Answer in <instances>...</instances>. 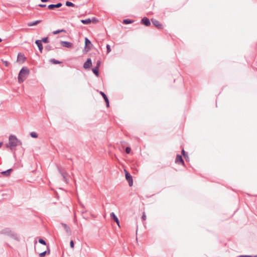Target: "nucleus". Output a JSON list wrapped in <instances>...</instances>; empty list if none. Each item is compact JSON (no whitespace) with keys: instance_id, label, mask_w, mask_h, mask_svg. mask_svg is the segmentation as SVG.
Instances as JSON below:
<instances>
[{"instance_id":"nucleus-1","label":"nucleus","mask_w":257,"mask_h":257,"mask_svg":"<svg viewBox=\"0 0 257 257\" xmlns=\"http://www.w3.org/2000/svg\"><path fill=\"white\" fill-rule=\"evenodd\" d=\"M22 144V142L16 136L11 135L9 136V143L6 144V147L13 151L16 147Z\"/></svg>"},{"instance_id":"nucleus-2","label":"nucleus","mask_w":257,"mask_h":257,"mask_svg":"<svg viewBox=\"0 0 257 257\" xmlns=\"http://www.w3.org/2000/svg\"><path fill=\"white\" fill-rule=\"evenodd\" d=\"M29 69L26 67H23L19 72L18 77V82L20 83L23 82L25 79V76L26 75H28L29 74Z\"/></svg>"},{"instance_id":"nucleus-3","label":"nucleus","mask_w":257,"mask_h":257,"mask_svg":"<svg viewBox=\"0 0 257 257\" xmlns=\"http://www.w3.org/2000/svg\"><path fill=\"white\" fill-rule=\"evenodd\" d=\"M92 46V44L91 42L89 40V39L85 37V47L83 50V52H87L89 51Z\"/></svg>"},{"instance_id":"nucleus-4","label":"nucleus","mask_w":257,"mask_h":257,"mask_svg":"<svg viewBox=\"0 0 257 257\" xmlns=\"http://www.w3.org/2000/svg\"><path fill=\"white\" fill-rule=\"evenodd\" d=\"M125 171V179L127 180V181L128 183L129 186L130 187L133 186V179L132 176L126 170Z\"/></svg>"},{"instance_id":"nucleus-5","label":"nucleus","mask_w":257,"mask_h":257,"mask_svg":"<svg viewBox=\"0 0 257 257\" xmlns=\"http://www.w3.org/2000/svg\"><path fill=\"white\" fill-rule=\"evenodd\" d=\"M151 21L152 22L153 25L155 26L158 29L161 30L163 29V25L158 20L152 19Z\"/></svg>"},{"instance_id":"nucleus-6","label":"nucleus","mask_w":257,"mask_h":257,"mask_svg":"<svg viewBox=\"0 0 257 257\" xmlns=\"http://www.w3.org/2000/svg\"><path fill=\"white\" fill-rule=\"evenodd\" d=\"M58 170L59 173L61 174V176L63 178L64 181L67 182V177L68 176L67 173L65 171V170L60 167H58Z\"/></svg>"},{"instance_id":"nucleus-7","label":"nucleus","mask_w":257,"mask_h":257,"mask_svg":"<svg viewBox=\"0 0 257 257\" xmlns=\"http://www.w3.org/2000/svg\"><path fill=\"white\" fill-rule=\"evenodd\" d=\"M100 65V61L98 60L97 61L96 65L95 67L92 68V70L93 73L96 76H99V68Z\"/></svg>"},{"instance_id":"nucleus-8","label":"nucleus","mask_w":257,"mask_h":257,"mask_svg":"<svg viewBox=\"0 0 257 257\" xmlns=\"http://www.w3.org/2000/svg\"><path fill=\"white\" fill-rule=\"evenodd\" d=\"M175 163L179 164V165H184V161L182 158V157L180 155H177L176 158L175 159Z\"/></svg>"},{"instance_id":"nucleus-9","label":"nucleus","mask_w":257,"mask_h":257,"mask_svg":"<svg viewBox=\"0 0 257 257\" xmlns=\"http://www.w3.org/2000/svg\"><path fill=\"white\" fill-rule=\"evenodd\" d=\"M60 44L62 47L67 48H71L73 47V44L68 41H61Z\"/></svg>"},{"instance_id":"nucleus-10","label":"nucleus","mask_w":257,"mask_h":257,"mask_svg":"<svg viewBox=\"0 0 257 257\" xmlns=\"http://www.w3.org/2000/svg\"><path fill=\"white\" fill-rule=\"evenodd\" d=\"M92 65V61L91 58H88L83 64V68L85 69H88L90 68Z\"/></svg>"},{"instance_id":"nucleus-11","label":"nucleus","mask_w":257,"mask_h":257,"mask_svg":"<svg viewBox=\"0 0 257 257\" xmlns=\"http://www.w3.org/2000/svg\"><path fill=\"white\" fill-rule=\"evenodd\" d=\"M62 6V4L58 3L56 4H51L48 6V9L49 10H53L56 8H59Z\"/></svg>"},{"instance_id":"nucleus-12","label":"nucleus","mask_w":257,"mask_h":257,"mask_svg":"<svg viewBox=\"0 0 257 257\" xmlns=\"http://www.w3.org/2000/svg\"><path fill=\"white\" fill-rule=\"evenodd\" d=\"M141 24L145 25V26L148 27L151 25V22L150 20L147 17H144L141 20Z\"/></svg>"},{"instance_id":"nucleus-13","label":"nucleus","mask_w":257,"mask_h":257,"mask_svg":"<svg viewBox=\"0 0 257 257\" xmlns=\"http://www.w3.org/2000/svg\"><path fill=\"white\" fill-rule=\"evenodd\" d=\"M99 93L102 96V97L103 98L105 102H106V107H108L109 106V100H108V98L107 96L102 91H100Z\"/></svg>"},{"instance_id":"nucleus-14","label":"nucleus","mask_w":257,"mask_h":257,"mask_svg":"<svg viewBox=\"0 0 257 257\" xmlns=\"http://www.w3.org/2000/svg\"><path fill=\"white\" fill-rule=\"evenodd\" d=\"M12 230L9 228H5L0 231V234H4L9 236Z\"/></svg>"},{"instance_id":"nucleus-15","label":"nucleus","mask_w":257,"mask_h":257,"mask_svg":"<svg viewBox=\"0 0 257 257\" xmlns=\"http://www.w3.org/2000/svg\"><path fill=\"white\" fill-rule=\"evenodd\" d=\"M35 44L38 46L40 52L42 53L43 49V45L42 44V41H40V40H37L35 41Z\"/></svg>"},{"instance_id":"nucleus-16","label":"nucleus","mask_w":257,"mask_h":257,"mask_svg":"<svg viewBox=\"0 0 257 257\" xmlns=\"http://www.w3.org/2000/svg\"><path fill=\"white\" fill-rule=\"evenodd\" d=\"M110 215L111 218L113 220V221L117 223V224L118 226H120L119 221L118 218L117 217V216L114 214V213L111 212Z\"/></svg>"},{"instance_id":"nucleus-17","label":"nucleus","mask_w":257,"mask_h":257,"mask_svg":"<svg viewBox=\"0 0 257 257\" xmlns=\"http://www.w3.org/2000/svg\"><path fill=\"white\" fill-rule=\"evenodd\" d=\"M50 250L49 246H47V250H45L41 253H39V257H44L46 254H49L50 253Z\"/></svg>"},{"instance_id":"nucleus-18","label":"nucleus","mask_w":257,"mask_h":257,"mask_svg":"<svg viewBox=\"0 0 257 257\" xmlns=\"http://www.w3.org/2000/svg\"><path fill=\"white\" fill-rule=\"evenodd\" d=\"M26 58L25 57L24 54L19 53L18 55L17 61L24 62Z\"/></svg>"},{"instance_id":"nucleus-19","label":"nucleus","mask_w":257,"mask_h":257,"mask_svg":"<svg viewBox=\"0 0 257 257\" xmlns=\"http://www.w3.org/2000/svg\"><path fill=\"white\" fill-rule=\"evenodd\" d=\"M9 236L16 240H19V237L17 236V235L12 231L11 232V233L9 234Z\"/></svg>"},{"instance_id":"nucleus-20","label":"nucleus","mask_w":257,"mask_h":257,"mask_svg":"<svg viewBox=\"0 0 257 257\" xmlns=\"http://www.w3.org/2000/svg\"><path fill=\"white\" fill-rule=\"evenodd\" d=\"M42 22V20H37L34 22H29L27 24V25L29 27L35 26Z\"/></svg>"},{"instance_id":"nucleus-21","label":"nucleus","mask_w":257,"mask_h":257,"mask_svg":"<svg viewBox=\"0 0 257 257\" xmlns=\"http://www.w3.org/2000/svg\"><path fill=\"white\" fill-rule=\"evenodd\" d=\"M12 171H13L12 169H8L6 171L2 172V174L3 175H4V176H9L10 175V174H11V173L12 172Z\"/></svg>"},{"instance_id":"nucleus-22","label":"nucleus","mask_w":257,"mask_h":257,"mask_svg":"<svg viewBox=\"0 0 257 257\" xmlns=\"http://www.w3.org/2000/svg\"><path fill=\"white\" fill-rule=\"evenodd\" d=\"M81 22L85 25H88L91 23V21L90 18L85 19V20H81Z\"/></svg>"},{"instance_id":"nucleus-23","label":"nucleus","mask_w":257,"mask_h":257,"mask_svg":"<svg viewBox=\"0 0 257 257\" xmlns=\"http://www.w3.org/2000/svg\"><path fill=\"white\" fill-rule=\"evenodd\" d=\"M62 224V226L64 227V229H65L66 231L68 233H70L71 232L70 227L66 224L63 223Z\"/></svg>"},{"instance_id":"nucleus-24","label":"nucleus","mask_w":257,"mask_h":257,"mask_svg":"<svg viewBox=\"0 0 257 257\" xmlns=\"http://www.w3.org/2000/svg\"><path fill=\"white\" fill-rule=\"evenodd\" d=\"M133 22V20L128 19H124L122 22L123 24H125V25L132 24Z\"/></svg>"},{"instance_id":"nucleus-25","label":"nucleus","mask_w":257,"mask_h":257,"mask_svg":"<svg viewBox=\"0 0 257 257\" xmlns=\"http://www.w3.org/2000/svg\"><path fill=\"white\" fill-rule=\"evenodd\" d=\"M50 62H51L52 63L54 64H61L62 63V62L59 61V60H56L55 59H51L50 60Z\"/></svg>"},{"instance_id":"nucleus-26","label":"nucleus","mask_w":257,"mask_h":257,"mask_svg":"<svg viewBox=\"0 0 257 257\" xmlns=\"http://www.w3.org/2000/svg\"><path fill=\"white\" fill-rule=\"evenodd\" d=\"M65 5L67 7H77V6H75L73 3L70 2H69V1H67L65 3Z\"/></svg>"},{"instance_id":"nucleus-27","label":"nucleus","mask_w":257,"mask_h":257,"mask_svg":"<svg viewBox=\"0 0 257 257\" xmlns=\"http://www.w3.org/2000/svg\"><path fill=\"white\" fill-rule=\"evenodd\" d=\"M40 41H42V42L44 43H48L49 42V38L48 37L43 38L42 40H40Z\"/></svg>"},{"instance_id":"nucleus-28","label":"nucleus","mask_w":257,"mask_h":257,"mask_svg":"<svg viewBox=\"0 0 257 257\" xmlns=\"http://www.w3.org/2000/svg\"><path fill=\"white\" fill-rule=\"evenodd\" d=\"M30 136L31 137L33 138H38V135L36 133L33 132L30 133Z\"/></svg>"},{"instance_id":"nucleus-29","label":"nucleus","mask_w":257,"mask_h":257,"mask_svg":"<svg viewBox=\"0 0 257 257\" xmlns=\"http://www.w3.org/2000/svg\"><path fill=\"white\" fill-rule=\"evenodd\" d=\"M45 48V50L47 51H51L53 49L52 47L50 45H47V46H46Z\"/></svg>"},{"instance_id":"nucleus-30","label":"nucleus","mask_w":257,"mask_h":257,"mask_svg":"<svg viewBox=\"0 0 257 257\" xmlns=\"http://www.w3.org/2000/svg\"><path fill=\"white\" fill-rule=\"evenodd\" d=\"M39 242L40 243L43 244V245H46V242L42 238H40L39 239Z\"/></svg>"},{"instance_id":"nucleus-31","label":"nucleus","mask_w":257,"mask_h":257,"mask_svg":"<svg viewBox=\"0 0 257 257\" xmlns=\"http://www.w3.org/2000/svg\"><path fill=\"white\" fill-rule=\"evenodd\" d=\"M131 149L130 147H126L125 148V151L126 154H130L131 152Z\"/></svg>"},{"instance_id":"nucleus-32","label":"nucleus","mask_w":257,"mask_h":257,"mask_svg":"<svg viewBox=\"0 0 257 257\" xmlns=\"http://www.w3.org/2000/svg\"><path fill=\"white\" fill-rule=\"evenodd\" d=\"M181 153L184 158H186V156H187V153H186L184 149L182 150Z\"/></svg>"},{"instance_id":"nucleus-33","label":"nucleus","mask_w":257,"mask_h":257,"mask_svg":"<svg viewBox=\"0 0 257 257\" xmlns=\"http://www.w3.org/2000/svg\"><path fill=\"white\" fill-rule=\"evenodd\" d=\"M70 246L71 248H73L74 246V241L71 240L70 242Z\"/></svg>"},{"instance_id":"nucleus-34","label":"nucleus","mask_w":257,"mask_h":257,"mask_svg":"<svg viewBox=\"0 0 257 257\" xmlns=\"http://www.w3.org/2000/svg\"><path fill=\"white\" fill-rule=\"evenodd\" d=\"M60 33V30H56V31H54L52 32V34L53 35H56V34H58L59 33Z\"/></svg>"},{"instance_id":"nucleus-35","label":"nucleus","mask_w":257,"mask_h":257,"mask_svg":"<svg viewBox=\"0 0 257 257\" xmlns=\"http://www.w3.org/2000/svg\"><path fill=\"white\" fill-rule=\"evenodd\" d=\"M106 49H107V53H109L111 51V49H110V47L109 45H106Z\"/></svg>"},{"instance_id":"nucleus-36","label":"nucleus","mask_w":257,"mask_h":257,"mask_svg":"<svg viewBox=\"0 0 257 257\" xmlns=\"http://www.w3.org/2000/svg\"><path fill=\"white\" fill-rule=\"evenodd\" d=\"M142 219L143 220H146V215L145 212H144V213L142 216Z\"/></svg>"},{"instance_id":"nucleus-37","label":"nucleus","mask_w":257,"mask_h":257,"mask_svg":"<svg viewBox=\"0 0 257 257\" xmlns=\"http://www.w3.org/2000/svg\"><path fill=\"white\" fill-rule=\"evenodd\" d=\"M38 6L41 8H45L46 7V5L45 4H39Z\"/></svg>"},{"instance_id":"nucleus-38","label":"nucleus","mask_w":257,"mask_h":257,"mask_svg":"<svg viewBox=\"0 0 257 257\" xmlns=\"http://www.w3.org/2000/svg\"><path fill=\"white\" fill-rule=\"evenodd\" d=\"M4 64L6 66H8L9 65V62L7 61H3Z\"/></svg>"},{"instance_id":"nucleus-39","label":"nucleus","mask_w":257,"mask_h":257,"mask_svg":"<svg viewBox=\"0 0 257 257\" xmlns=\"http://www.w3.org/2000/svg\"><path fill=\"white\" fill-rule=\"evenodd\" d=\"M60 33H62V32L66 33V31L65 29H61V30H60Z\"/></svg>"},{"instance_id":"nucleus-40","label":"nucleus","mask_w":257,"mask_h":257,"mask_svg":"<svg viewBox=\"0 0 257 257\" xmlns=\"http://www.w3.org/2000/svg\"><path fill=\"white\" fill-rule=\"evenodd\" d=\"M41 1L42 3H46V2H50V0H41Z\"/></svg>"},{"instance_id":"nucleus-41","label":"nucleus","mask_w":257,"mask_h":257,"mask_svg":"<svg viewBox=\"0 0 257 257\" xmlns=\"http://www.w3.org/2000/svg\"><path fill=\"white\" fill-rule=\"evenodd\" d=\"M239 257H250V255H240Z\"/></svg>"},{"instance_id":"nucleus-42","label":"nucleus","mask_w":257,"mask_h":257,"mask_svg":"<svg viewBox=\"0 0 257 257\" xmlns=\"http://www.w3.org/2000/svg\"><path fill=\"white\" fill-rule=\"evenodd\" d=\"M3 144V142H0V148L2 147Z\"/></svg>"},{"instance_id":"nucleus-43","label":"nucleus","mask_w":257,"mask_h":257,"mask_svg":"<svg viewBox=\"0 0 257 257\" xmlns=\"http://www.w3.org/2000/svg\"><path fill=\"white\" fill-rule=\"evenodd\" d=\"M188 158V155H187V156H186V158H185V159L187 160V158Z\"/></svg>"},{"instance_id":"nucleus-44","label":"nucleus","mask_w":257,"mask_h":257,"mask_svg":"<svg viewBox=\"0 0 257 257\" xmlns=\"http://www.w3.org/2000/svg\"><path fill=\"white\" fill-rule=\"evenodd\" d=\"M250 257H257V255H254V256L250 255Z\"/></svg>"},{"instance_id":"nucleus-45","label":"nucleus","mask_w":257,"mask_h":257,"mask_svg":"<svg viewBox=\"0 0 257 257\" xmlns=\"http://www.w3.org/2000/svg\"><path fill=\"white\" fill-rule=\"evenodd\" d=\"M2 41V39L0 38V43Z\"/></svg>"}]
</instances>
